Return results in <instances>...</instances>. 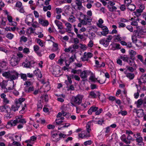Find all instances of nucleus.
<instances>
[{
  "label": "nucleus",
  "instance_id": "dca6fc26",
  "mask_svg": "<svg viewBox=\"0 0 146 146\" xmlns=\"http://www.w3.org/2000/svg\"><path fill=\"white\" fill-rule=\"evenodd\" d=\"M38 23L44 27H46L49 25V22L47 20H44L42 19H39Z\"/></svg>",
  "mask_w": 146,
  "mask_h": 146
},
{
  "label": "nucleus",
  "instance_id": "ea45409f",
  "mask_svg": "<svg viewBox=\"0 0 146 146\" xmlns=\"http://www.w3.org/2000/svg\"><path fill=\"white\" fill-rule=\"evenodd\" d=\"M143 100L142 99H140L138 100L135 103L137 104V108H139L143 104Z\"/></svg>",
  "mask_w": 146,
  "mask_h": 146
},
{
  "label": "nucleus",
  "instance_id": "49530a36",
  "mask_svg": "<svg viewBox=\"0 0 146 146\" xmlns=\"http://www.w3.org/2000/svg\"><path fill=\"white\" fill-rule=\"evenodd\" d=\"M51 9V7L50 5H48V6H44L43 7V10L44 11H46L48 10H50Z\"/></svg>",
  "mask_w": 146,
  "mask_h": 146
},
{
  "label": "nucleus",
  "instance_id": "a878e982",
  "mask_svg": "<svg viewBox=\"0 0 146 146\" xmlns=\"http://www.w3.org/2000/svg\"><path fill=\"white\" fill-rule=\"evenodd\" d=\"M34 74L38 77L41 78L42 77V74L40 70L36 68L34 72Z\"/></svg>",
  "mask_w": 146,
  "mask_h": 146
},
{
  "label": "nucleus",
  "instance_id": "0eeeda50",
  "mask_svg": "<svg viewBox=\"0 0 146 146\" xmlns=\"http://www.w3.org/2000/svg\"><path fill=\"white\" fill-rule=\"evenodd\" d=\"M100 95L99 92L92 91L90 92L88 97L90 98L94 99L98 97L99 99L100 100Z\"/></svg>",
  "mask_w": 146,
  "mask_h": 146
},
{
  "label": "nucleus",
  "instance_id": "09e8293b",
  "mask_svg": "<svg viewBox=\"0 0 146 146\" xmlns=\"http://www.w3.org/2000/svg\"><path fill=\"white\" fill-rule=\"evenodd\" d=\"M23 52L24 54H28L30 53V50L29 48L25 47L23 48Z\"/></svg>",
  "mask_w": 146,
  "mask_h": 146
},
{
  "label": "nucleus",
  "instance_id": "79ce46f5",
  "mask_svg": "<svg viewBox=\"0 0 146 146\" xmlns=\"http://www.w3.org/2000/svg\"><path fill=\"white\" fill-rule=\"evenodd\" d=\"M83 19L82 18V17H81L80 16V17L78 18V20L80 22V23H79L78 24V27H81L82 26V25H86L87 24H84L82 22H81V20H83Z\"/></svg>",
  "mask_w": 146,
  "mask_h": 146
},
{
  "label": "nucleus",
  "instance_id": "c9c22d12",
  "mask_svg": "<svg viewBox=\"0 0 146 146\" xmlns=\"http://www.w3.org/2000/svg\"><path fill=\"white\" fill-rule=\"evenodd\" d=\"M68 21L70 23H73L76 21L75 17L72 15H71L69 18Z\"/></svg>",
  "mask_w": 146,
  "mask_h": 146
},
{
  "label": "nucleus",
  "instance_id": "69168bd1",
  "mask_svg": "<svg viewBox=\"0 0 146 146\" xmlns=\"http://www.w3.org/2000/svg\"><path fill=\"white\" fill-rule=\"evenodd\" d=\"M80 47L82 49L84 50H85L87 49V46L86 45L82 44H80Z\"/></svg>",
  "mask_w": 146,
  "mask_h": 146
},
{
  "label": "nucleus",
  "instance_id": "2f4dec72",
  "mask_svg": "<svg viewBox=\"0 0 146 146\" xmlns=\"http://www.w3.org/2000/svg\"><path fill=\"white\" fill-rule=\"evenodd\" d=\"M92 122H88L86 125V129L87 131V132L89 133L91 131V126L92 125Z\"/></svg>",
  "mask_w": 146,
  "mask_h": 146
},
{
  "label": "nucleus",
  "instance_id": "7ed1b4c3",
  "mask_svg": "<svg viewBox=\"0 0 146 146\" xmlns=\"http://www.w3.org/2000/svg\"><path fill=\"white\" fill-rule=\"evenodd\" d=\"M23 56V54L20 52L13 55L10 60L11 65L13 66L18 65Z\"/></svg>",
  "mask_w": 146,
  "mask_h": 146
},
{
  "label": "nucleus",
  "instance_id": "7c9ffc66",
  "mask_svg": "<svg viewBox=\"0 0 146 146\" xmlns=\"http://www.w3.org/2000/svg\"><path fill=\"white\" fill-rule=\"evenodd\" d=\"M127 9L131 11H134L136 9V6L134 4H131L127 7Z\"/></svg>",
  "mask_w": 146,
  "mask_h": 146
},
{
  "label": "nucleus",
  "instance_id": "1a4fd4ad",
  "mask_svg": "<svg viewBox=\"0 0 146 146\" xmlns=\"http://www.w3.org/2000/svg\"><path fill=\"white\" fill-rule=\"evenodd\" d=\"M0 111L6 113H11V109L7 105L0 106Z\"/></svg>",
  "mask_w": 146,
  "mask_h": 146
},
{
  "label": "nucleus",
  "instance_id": "423d86ee",
  "mask_svg": "<svg viewBox=\"0 0 146 146\" xmlns=\"http://www.w3.org/2000/svg\"><path fill=\"white\" fill-rule=\"evenodd\" d=\"M93 56V54L90 52H85L83 56L81 58L82 61L83 62L87 61L89 59L91 58Z\"/></svg>",
  "mask_w": 146,
  "mask_h": 146
},
{
  "label": "nucleus",
  "instance_id": "603ef678",
  "mask_svg": "<svg viewBox=\"0 0 146 146\" xmlns=\"http://www.w3.org/2000/svg\"><path fill=\"white\" fill-rule=\"evenodd\" d=\"M53 43V49L55 51L57 50L58 48V44L57 43L54 42Z\"/></svg>",
  "mask_w": 146,
  "mask_h": 146
},
{
  "label": "nucleus",
  "instance_id": "f3484780",
  "mask_svg": "<svg viewBox=\"0 0 146 146\" xmlns=\"http://www.w3.org/2000/svg\"><path fill=\"white\" fill-rule=\"evenodd\" d=\"M137 116L139 117H143L144 114V111L142 109H139L137 110L136 111Z\"/></svg>",
  "mask_w": 146,
  "mask_h": 146
},
{
  "label": "nucleus",
  "instance_id": "a18cd8bd",
  "mask_svg": "<svg viewBox=\"0 0 146 146\" xmlns=\"http://www.w3.org/2000/svg\"><path fill=\"white\" fill-rule=\"evenodd\" d=\"M25 100V98H20L19 99V100L15 101V102L19 104L20 106L22 103Z\"/></svg>",
  "mask_w": 146,
  "mask_h": 146
},
{
  "label": "nucleus",
  "instance_id": "e433bc0d",
  "mask_svg": "<svg viewBox=\"0 0 146 146\" xmlns=\"http://www.w3.org/2000/svg\"><path fill=\"white\" fill-rule=\"evenodd\" d=\"M14 36V35L10 33H8L6 35V37L9 40L12 39Z\"/></svg>",
  "mask_w": 146,
  "mask_h": 146
},
{
  "label": "nucleus",
  "instance_id": "9b49d317",
  "mask_svg": "<svg viewBox=\"0 0 146 146\" xmlns=\"http://www.w3.org/2000/svg\"><path fill=\"white\" fill-rule=\"evenodd\" d=\"M25 21V23L27 25L30 26L31 25V23L33 22L34 19L32 16H28L27 17Z\"/></svg>",
  "mask_w": 146,
  "mask_h": 146
},
{
  "label": "nucleus",
  "instance_id": "4c0bfd02",
  "mask_svg": "<svg viewBox=\"0 0 146 146\" xmlns=\"http://www.w3.org/2000/svg\"><path fill=\"white\" fill-rule=\"evenodd\" d=\"M108 8L110 12L115 11L117 9V7L114 6H111V7L108 6Z\"/></svg>",
  "mask_w": 146,
  "mask_h": 146
},
{
  "label": "nucleus",
  "instance_id": "393cba45",
  "mask_svg": "<svg viewBox=\"0 0 146 146\" xmlns=\"http://www.w3.org/2000/svg\"><path fill=\"white\" fill-rule=\"evenodd\" d=\"M20 107V106L15 102V104L12 106L11 109L12 110L15 111L18 110Z\"/></svg>",
  "mask_w": 146,
  "mask_h": 146
},
{
  "label": "nucleus",
  "instance_id": "58836bf2",
  "mask_svg": "<svg viewBox=\"0 0 146 146\" xmlns=\"http://www.w3.org/2000/svg\"><path fill=\"white\" fill-rule=\"evenodd\" d=\"M4 29H5V31H14L15 30V27H6V28H4Z\"/></svg>",
  "mask_w": 146,
  "mask_h": 146
},
{
  "label": "nucleus",
  "instance_id": "b1692460",
  "mask_svg": "<svg viewBox=\"0 0 146 146\" xmlns=\"http://www.w3.org/2000/svg\"><path fill=\"white\" fill-rule=\"evenodd\" d=\"M102 30L103 31L101 32V33L102 35L104 36H106L109 33V30L108 28L106 26L102 29Z\"/></svg>",
  "mask_w": 146,
  "mask_h": 146
},
{
  "label": "nucleus",
  "instance_id": "a211bd4d",
  "mask_svg": "<svg viewBox=\"0 0 146 146\" xmlns=\"http://www.w3.org/2000/svg\"><path fill=\"white\" fill-rule=\"evenodd\" d=\"M110 46H112L111 49L113 50H115L120 48V45L117 43H111L110 44Z\"/></svg>",
  "mask_w": 146,
  "mask_h": 146
},
{
  "label": "nucleus",
  "instance_id": "ddd939ff",
  "mask_svg": "<svg viewBox=\"0 0 146 146\" xmlns=\"http://www.w3.org/2000/svg\"><path fill=\"white\" fill-rule=\"evenodd\" d=\"M75 3L78 6V9L79 10H83L84 7L82 5V0H75Z\"/></svg>",
  "mask_w": 146,
  "mask_h": 146
},
{
  "label": "nucleus",
  "instance_id": "37998d69",
  "mask_svg": "<svg viewBox=\"0 0 146 146\" xmlns=\"http://www.w3.org/2000/svg\"><path fill=\"white\" fill-rule=\"evenodd\" d=\"M37 64V63L34 60H30L31 68L34 67L36 66Z\"/></svg>",
  "mask_w": 146,
  "mask_h": 146
},
{
  "label": "nucleus",
  "instance_id": "6e6d98bb",
  "mask_svg": "<svg viewBox=\"0 0 146 146\" xmlns=\"http://www.w3.org/2000/svg\"><path fill=\"white\" fill-rule=\"evenodd\" d=\"M33 49L34 51L37 54H38V50L39 49V47L37 45H35L33 46Z\"/></svg>",
  "mask_w": 146,
  "mask_h": 146
},
{
  "label": "nucleus",
  "instance_id": "bb28decb",
  "mask_svg": "<svg viewBox=\"0 0 146 146\" xmlns=\"http://www.w3.org/2000/svg\"><path fill=\"white\" fill-rule=\"evenodd\" d=\"M18 123L17 117H16V119L14 121H11L8 122L7 123V124L9 125H10L11 126H14Z\"/></svg>",
  "mask_w": 146,
  "mask_h": 146
},
{
  "label": "nucleus",
  "instance_id": "412c9836",
  "mask_svg": "<svg viewBox=\"0 0 146 146\" xmlns=\"http://www.w3.org/2000/svg\"><path fill=\"white\" fill-rule=\"evenodd\" d=\"M51 137L54 139L53 140L54 141L57 142L60 139L59 138H56V137L58 136V134L56 133H55L54 131H51Z\"/></svg>",
  "mask_w": 146,
  "mask_h": 146
},
{
  "label": "nucleus",
  "instance_id": "774afa93",
  "mask_svg": "<svg viewBox=\"0 0 146 146\" xmlns=\"http://www.w3.org/2000/svg\"><path fill=\"white\" fill-rule=\"evenodd\" d=\"M93 143L92 141L91 140L87 141L84 143V145L86 146L88 145H90L92 144Z\"/></svg>",
  "mask_w": 146,
  "mask_h": 146
},
{
  "label": "nucleus",
  "instance_id": "c03bdc74",
  "mask_svg": "<svg viewBox=\"0 0 146 146\" xmlns=\"http://www.w3.org/2000/svg\"><path fill=\"white\" fill-rule=\"evenodd\" d=\"M37 137H36L35 136H33L31 137L30 139L29 140H28L26 141V143H28L29 142V143H30L31 141H35L36 140Z\"/></svg>",
  "mask_w": 146,
  "mask_h": 146
},
{
  "label": "nucleus",
  "instance_id": "f03ea898",
  "mask_svg": "<svg viewBox=\"0 0 146 146\" xmlns=\"http://www.w3.org/2000/svg\"><path fill=\"white\" fill-rule=\"evenodd\" d=\"M92 15V12L91 10H88L87 12V15L84 14L80 12V15L81 17L83 19V20H81V22L84 24H88L90 23L92 21L91 17Z\"/></svg>",
  "mask_w": 146,
  "mask_h": 146
},
{
  "label": "nucleus",
  "instance_id": "c756f323",
  "mask_svg": "<svg viewBox=\"0 0 146 146\" xmlns=\"http://www.w3.org/2000/svg\"><path fill=\"white\" fill-rule=\"evenodd\" d=\"M120 139L121 141L126 144H127L128 143H129L127 141V137H126L125 134H123L120 137Z\"/></svg>",
  "mask_w": 146,
  "mask_h": 146
},
{
  "label": "nucleus",
  "instance_id": "cd10ccee",
  "mask_svg": "<svg viewBox=\"0 0 146 146\" xmlns=\"http://www.w3.org/2000/svg\"><path fill=\"white\" fill-rule=\"evenodd\" d=\"M65 25L66 27V30L67 32L69 33L71 31L72 27V25L69 23H66Z\"/></svg>",
  "mask_w": 146,
  "mask_h": 146
},
{
  "label": "nucleus",
  "instance_id": "2eb2a0df",
  "mask_svg": "<svg viewBox=\"0 0 146 146\" xmlns=\"http://www.w3.org/2000/svg\"><path fill=\"white\" fill-rule=\"evenodd\" d=\"M18 123H20L24 125L27 122L26 119L22 118V115H19L16 117Z\"/></svg>",
  "mask_w": 146,
  "mask_h": 146
},
{
  "label": "nucleus",
  "instance_id": "c85d7f7f",
  "mask_svg": "<svg viewBox=\"0 0 146 146\" xmlns=\"http://www.w3.org/2000/svg\"><path fill=\"white\" fill-rule=\"evenodd\" d=\"M66 3V0H57L55 2V4L58 6H60L62 4Z\"/></svg>",
  "mask_w": 146,
  "mask_h": 146
},
{
  "label": "nucleus",
  "instance_id": "f704fd0d",
  "mask_svg": "<svg viewBox=\"0 0 146 146\" xmlns=\"http://www.w3.org/2000/svg\"><path fill=\"white\" fill-rule=\"evenodd\" d=\"M135 43L138 47H141L143 45L142 42L140 40H137Z\"/></svg>",
  "mask_w": 146,
  "mask_h": 146
},
{
  "label": "nucleus",
  "instance_id": "9d476101",
  "mask_svg": "<svg viewBox=\"0 0 146 146\" xmlns=\"http://www.w3.org/2000/svg\"><path fill=\"white\" fill-rule=\"evenodd\" d=\"M60 69V67L59 66H56L55 67L52 72L53 75L56 77L60 76L61 75L60 74L61 72Z\"/></svg>",
  "mask_w": 146,
  "mask_h": 146
},
{
  "label": "nucleus",
  "instance_id": "e2e57ef3",
  "mask_svg": "<svg viewBox=\"0 0 146 146\" xmlns=\"http://www.w3.org/2000/svg\"><path fill=\"white\" fill-rule=\"evenodd\" d=\"M81 71L80 70H76L74 69H72L71 70V73H74V74H79L80 72Z\"/></svg>",
  "mask_w": 146,
  "mask_h": 146
},
{
  "label": "nucleus",
  "instance_id": "aec40b11",
  "mask_svg": "<svg viewBox=\"0 0 146 146\" xmlns=\"http://www.w3.org/2000/svg\"><path fill=\"white\" fill-rule=\"evenodd\" d=\"M129 65L133 67H136V65L135 64V62L131 58L129 57L127 62Z\"/></svg>",
  "mask_w": 146,
  "mask_h": 146
},
{
  "label": "nucleus",
  "instance_id": "a19ab883",
  "mask_svg": "<svg viewBox=\"0 0 146 146\" xmlns=\"http://www.w3.org/2000/svg\"><path fill=\"white\" fill-rule=\"evenodd\" d=\"M127 141L129 142V143H127V144H130L131 143V141H134L135 139L133 138L130 135H128L127 136Z\"/></svg>",
  "mask_w": 146,
  "mask_h": 146
},
{
  "label": "nucleus",
  "instance_id": "39448f33",
  "mask_svg": "<svg viewBox=\"0 0 146 146\" xmlns=\"http://www.w3.org/2000/svg\"><path fill=\"white\" fill-rule=\"evenodd\" d=\"M97 107L93 106L91 107L88 111V112L89 115H91L93 112H95V114L96 115H99L102 111L103 109L100 108L98 110Z\"/></svg>",
  "mask_w": 146,
  "mask_h": 146
},
{
  "label": "nucleus",
  "instance_id": "0e129e2a",
  "mask_svg": "<svg viewBox=\"0 0 146 146\" xmlns=\"http://www.w3.org/2000/svg\"><path fill=\"white\" fill-rule=\"evenodd\" d=\"M143 138L140 136L139 137L137 138L136 139V141L139 143H143Z\"/></svg>",
  "mask_w": 146,
  "mask_h": 146
},
{
  "label": "nucleus",
  "instance_id": "f8f14e48",
  "mask_svg": "<svg viewBox=\"0 0 146 146\" xmlns=\"http://www.w3.org/2000/svg\"><path fill=\"white\" fill-rule=\"evenodd\" d=\"M124 73L125 75L130 80H131L134 79L135 77V74L134 73L128 72L127 70H126L124 72Z\"/></svg>",
  "mask_w": 146,
  "mask_h": 146
},
{
  "label": "nucleus",
  "instance_id": "680f3d73",
  "mask_svg": "<svg viewBox=\"0 0 146 146\" xmlns=\"http://www.w3.org/2000/svg\"><path fill=\"white\" fill-rule=\"evenodd\" d=\"M80 107L82 110H84L87 107V104L86 102H85L84 103L81 104Z\"/></svg>",
  "mask_w": 146,
  "mask_h": 146
},
{
  "label": "nucleus",
  "instance_id": "5fc2aeb1",
  "mask_svg": "<svg viewBox=\"0 0 146 146\" xmlns=\"http://www.w3.org/2000/svg\"><path fill=\"white\" fill-rule=\"evenodd\" d=\"M78 135L79 138H80L82 139L84 138L87 136L89 137L90 136L89 134L87 136H86L84 133H79L78 134Z\"/></svg>",
  "mask_w": 146,
  "mask_h": 146
},
{
  "label": "nucleus",
  "instance_id": "6ab92c4d",
  "mask_svg": "<svg viewBox=\"0 0 146 146\" xmlns=\"http://www.w3.org/2000/svg\"><path fill=\"white\" fill-rule=\"evenodd\" d=\"M146 82V75H142L138 80V83L140 84L142 83H145Z\"/></svg>",
  "mask_w": 146,
  "mask_h": 146
},
{
  "label": "nucleus",
  "instance_id": "473e14b6",
  "mask_svg": "<svg viewBox=\"0 0 146 146\" xmlns=\"http://www.w3.org/2000/svg\"><path fill=\"white\" fill-rule=\"evenodd\" d=\"M114 40L115 42L119 41L122 40V38L120 36V35L119 34L115 35H114Z\"/></svg>",
  "mask_w": 146,
  "mask_h": 146
},
{
  "label": "nucleus",
  "instance_id": "052dcab7",
  "mask_svg": "<svg viewBox=\"0 0 146 146\" xmlns=\"http://www.w3.org/2000/svg\"><path fill=\"white\" fill-rule=\"evenodd\" d=\"M36 122L38 123H41L43 124L46 123V121L44 119H39L38 120H37Z\"/></svg>",
  "mask_w": 146,
  "mask_h": 146
},
{
  "label": "nucleus",
  "instance_id": "5701e85b",
  "mask_svg": "<svg viewBox=\"0 0 146 146\" xmlns=\"http://www.w3.org/2000/svg\"><path fill=\"white\" fill-rule=\"evenodd\" d=\"M90 74V76L89 78V80L92 82H95L97 81V79L95 77V75L93 72L91 71Z\"/></svg>",
  "mask_w": 146,
  "mask_h": 146
},
{
  "label": "nucleus",
  "instance_id": "8fccbe9b",
  "mask_svg": "<svg viewBox=\"0 0 146 146\" xmlns=\"http://www.w3.org/2000/svg\"><path fill=\"white\" fill-rule=\"evenodd\" d=\"M105 135H108L110 133L111 131V129L110 126H108L105 128Z\"/></svg>",
  "mask_w": 146,
  "mask_h": 146
},
{
  "label": "nucleus",
  "instance_id": "f257e3e1",
  "mask_svg": "<svg viewBox=\"0 0 146 146\" xmlns=\"http://www.w3.org/2000/svg\"><path fill=\"white\" fill-rule=\"evenodd\" d=\"M2 76L6 78L9 79L11 81H13L14 83L13 80L17 79L18 77V73L15 71H5L2 73Z\"/></svg>",
  "mask_w": 146,
  "mask_h": 146
},
{
  "label": "nucleus",
  "instance_id": "3c124183",
  "mask_svg": "<svg viewBox=\"0 0 146 146\" xmlns=\"http://www.w3.org/2000/svg\"><path fill=\"white\" fill-rule=\"evenodd\" d=\"M129 54L131 57H133L136 54L135 51L132 50H130L129 51Z\"/></svg>",
  "mask_w": 146,
  "mask_h": 146
},
{
  "label": "nucleus",
  "instance_id": "4be33fe9",
  "mask_svg": "<svg viewBox=\"0 0 146 146\" xmlns=\"http://www.w3.org/2000/svg\"><path fill=\"white\" fill-rule=\"evenodd\" d=\"M54 23L58 27V29L62 30L63 28L62 24V23L57 20L54 21Z\"/></svg>",
  "mask_w": 146,
  "mask_h": 146
},
{
  "label": "nucleus",
  "instance_id": "72a5a7b5",
  "mask_svg": "<svg viewBox=\"0 0 146 146\" xmlns=\"http://www.w3.org/2000/svg\"><path fill=\"white\" fill-rule=\"evenodd\" d=\"M35 30V29H34L32 27L29 28L27 29L26 33L29 35L31 33H33Z\"/></svg>",
  "mask_w": 146,
  "mask_h": 146
},
{
  "label": "nucleus",
  "instance_id": "864d4df0",
  "mask_svg": "<svg viewBox=\"0 0 146 146\" xmlns=\"http://www.w3.org/2000/svg\"><path fill=\"white\" fill-rule=\"evenodd\" d=\"M139 20L138 19H137L136 20L132 21L131 23V25L133 26H137L138 25L137 21Z\"/></svg>",
  "mask_w": 146,
  "mask_h": 146
},
{
  "label": "nucleus",
  "instance_id": "bf43d9fd",
  "mask_svg": "<svg viewBox=\"0 0 146 146\" xmlns=\"http://www.w3.org/2000/svg\"><path fill=\"white\" fill-rule=\"evenodd\" d=\"M24 66L25 67L30 68V61H26L24 64Z\"/></svg>",
  "mask_w": 146,
  "mask_h": 146
},
{
  "label": "nucleus",
  "instance_id": "20e7f679",
  "mask_svg": "<svg viewBox=\"0 0 146 146\" xmlns=\"http://www.w3.org/2000/svg\"><path fill=\"white\" fill-rule=\"evenodd\" d=\"M83 96L82 95L78 94L72 97L71 103L72 106H75V104L79 105L82 102Z\"/></svg>",
  "mask_w": 146,
  "mask_h": 146
},
{
  "label": "nucleus",
  "instance_id": "4d7b16f0",
  "mask_svg": "<svg viewBox=\"0 0 146 146\" xmlns=\"http://www.w3.org/2000/svg\"><path fill=\"white\" fill-rule=\"evenodd\" d=\"M132 1L131 0H124V3L126 5V7H128L129 5L131 3H132Z\"/></svg>",
  "mask_w": 146,
  "mask_h": 146
},
{
  "label": "nucleus",
  "instance_id": "338daca9",
  "mask_svg": "<svg viewBox=\"0 0 146 146\" xmlns=\"http://www.w3.org/2000/svg\"><path fill=\"white\" fill-rule=\"evenodd\" d=\"M27 40V38L24 36H22L20 38V42H25Z\"/></svg>",
  "mask_w": 146,
  "mask_h": 146
},
{
  "label": "nucleus",
  "instance_id": "4468645a",
  "mask_svg": "<svg viewBox=\"0 0 146 146\" xmlns=\"http://www.w3.org/2000/svg\"><path fill=\"white\" fill-rule=\"evenodd\" d=\"M99 42L100 44L106 47H107L109 44V43H108L105 38L100 39L99 40Z\"/></svg>",
  "mask_w": 146,
  "mask_h": 146
},
{
  "label": "nucleus",
  "instance_id": "13d9d810",
  "mask_svg": "<svg viewBox=\"0 0 146 146\" xmlns=\"http://www.w3.org/2000/svg\"><path fill=\"white\" fill-rule=\"evenodd\" d=\"M20 76L21 79H23L24 81H26L27 80V76L26 74H21Z\"/></svg>",
  "mask_w": 146,
  "mask_h": 146
},
{
  "label": "nucleus",
  "instance_id": "de8ad7c7",
  "mask_svg": "<svg viewBox=\"0 0 146 146\" xmlns=\"http://www.w3.org/2000/svg\"><path fill=\"white\" fill-rule=\"evenodd\" d=\"M46 38L47 39V40L48 41H51L52 42H53L55 41L54 38L50 35L48 36Z\"/></svg>",
  "mask_w": 146,
  "mask_h": 146
},
{
  "label": "nucleus",
  "instance_id": "6e6552de",
  "mask_svg": "<svg viewBox=\"0 0 146 146\" xmlns=\"http://www.w3.org/2000/svg\"><path fill=\"white\" fill-rule=\"evenodd\" d=\"M80 72V76L82 80L84 81L87 80V74L90 73L91 71L88 70H84L83 71Z\"/></svg>",
  "mask_w": 146,
  "mask_h": 146
}]
</instances>
